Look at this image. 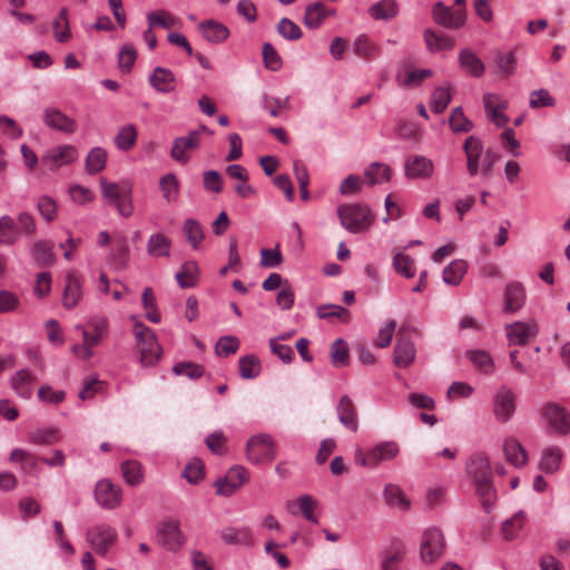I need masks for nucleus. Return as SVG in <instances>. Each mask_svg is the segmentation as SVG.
Returning <instances> with one entry per match:
<instances>
[{
  "instance_id": "14",
  "label": "nucleus",
  "mask_w": 570,
  "mask_h": 570,
  "mask_svg": "<svg viewBox=\"0 0 570 570\" xmlns=\"http://www.w3.org/2000/svg\"><path fill=\"white\" fill-rule=\"evenodd\" d=\"M78 158V151L75 146L63 145L49 149L41 158L42 163L50 169H57L63 165H69Z\"/></svg>"
},
{
  "instance_id": "37",
  "label": "nucleus",
  "mask_w": 570,
  "mask_h": 570,
  "mask_svg": "<svg viewBox=\"0 0 570 570\" xmlns=\"http://www.w3.org/2000/svg\"><path fill=\"white\" fill-rule=\"evenodd\" d=\"M507 460L517 468L527 463V452L515 439H507L503 445Z\"/></svg>"
},
{
  "instance_id": "21",
  "label": "nucleus",
  "mask_w": 570,
  "mask_h": 570,
  "mask_svg": "<svg viewBox=\"0 0 570 570\" xmlns=\"http://www.w3.org/2000/svg\"><path fill=\"white\" fill-rule=\"evenodd\" d=\"M507 336L510 344L513 345H524L529 341L530 337H533L538 333V327L535 324L515 322L513 324L507 325Z\"/></svg>"
},
{
  "instance_id": "10",
  "label": "nucleus",
  "mask_w": 570,
  "mask_h": 570,
  "mask_svg": "<svg viewBox=\"0 0 570 570\" xmlns=\"http://www.w3.org/2000/svg\"><path fill=\"white\" fill-rule=\"evenodd\" d=\"M116 539L117 531L107 524L96 525L87 531V540L90 546L97 551V553L102 556L107 553Z\"/></svg>"
},
{
  "instance_id": "59",
  "label": "nucleus",
  "mask_w": 570,
  "mask_h": 570,
  "mask_svg": "<svg viewBox=\"0 0 570 570\" xmlns=\"http://www.w3.org/2000/svg\"><path fill=\"white\" fill-rule=\"evenodd\" d=\"M331 361L335 367L348 365V347L344 340L337 338L331 346Z\"/></svg>"
},
{
  "instance_id": "44",
  "label": "nucleus",
  "mask_w": 570,
  "mask_h": 570,
  "mask_svg": "<svg viewBox=\"0 0 570 570\" xmlns=\"http://www.w3.org/2000/svg\"><path fill=\"white\" fill-rule=\"evenodd\" d=\"M474 484L483 509L487 512H490L494 505L495 500V490L491 482V478L475 481Z\"/></svg>"
},
{
  "instance_id": "63",
  "label": "nucleus",
  "mask_w": 570,
  "mask_h": 570,
  "mask_svg": "<svg viewBox=\"0 0 570 570\" xmlns=\"http://www.w3.org/2000/svg\"><path fill=\"white\" fill-rule=\"evenodd\" d=\"M128 246L125 238L117 242L115 248L110 253V264L116 269H124L128 259Z\"/></svg>"
},
{
  "instance_id": "22",
  "label": "nucleus",
  "mask_w": 570,
  "mask_h": 570,
  "mask_svg": "<svg viewBox=\"0 0 570 570\" xmlns=\"http://www.w3.org/2000/svg\"><path fill=\"white\" fill-rule=\"evenodd\" d=\"M525 301V291L521 283H508L504 289V307L507 313H514L519 311Z\"/></svg>"
},
{
  "instance_id": "53",
  "label": "nucleus",
  "mask_w": 570,
  "mask_h": 570,
  "mask_svg": "<svg viewBox=\"0 0 570 570\" xmlns=\"http://www.w3.org/2000/svg\"><path fill=\"white\" fill-rule=\"evenodd\" d=\"M525 515L523 511L514 513L510 519L505 520L501 527V533L504 540H513L517 532L522 529Z\"/></svg>"
},
{
  "instance_id": "42",
  "label": "nucleus",
  "mask_w": 570,
  "mask_h": 570,
  "mask_svg": "<svg viewBox=\"0 0 570 570\" xmlns=\"http://www.w3.org/2000/svg\"><path fill=\"white\" fill-rule=\"evenodd\" d=\"M384 498L390 507H395L401 510L410 508V500L405 497L403 490L393 483H389L384 488Z\"/></svg>"
},
{
  "instance_id": "19",
  "label": "nucleus",
  "mask_w": 570,
  "mask_h": 570,
  "mask_svg": "<svg viewBox=\"0 0 570 570\" xmlns=\"http://www.w3.org/2000/svg\"><path fill=\"white\" fill-rule=\"evenodd\" d=\"M338 421L346 429L356 432L358 429L357 409L353 400L348 395H343L336 407Z\"/></svg>"
},
{
  "instance_id": "40",
  "label": "nucleus",
  "mask_w": 570,
  "mask_h": 570,
  "mask_svg": "<svg viewBox=\"0 0 570 570\" xmlns=\"http://www.w3.org/2000/svg\"><path fill=\"white\" fill-rule=\"evenodd\" d=\"M466 271V262L454 259L443 269V282L453 286L459 285Z\"/></svg>"
},
{
  "instance_id": "45",
  "label": "nucleus",
  "mask_w": 570,
  "mask_h": 570,
  "mask_svg": "<svg viewBox=\"0 0 570 570\" xmlns=\"http://www.w3.org/2000/svg\"><path fill=\"white\" fill-rule=\"evenodd\" d=\"M31 255L39 266H48L55 262L52 246L47 240H38L31 248Z\"/></svg>"
},
{
  "instance_id": "50",
  "label": "nucleus",
  "mask_w": 570,
  "mask_h": 570,
  "mask_svg": "<svg viewBox=\"0 0 570 570\" xmlns=\"http://www.w3.org/2000/svg\"><path fill=\"white\" fill-rule=\"evenodd\" d=\"M107 161V153L100 147L92 148L86 157V170L94 175L101 171Z\"/></svg>"
},
{
  "instance_id": "57",
  "label": "nucleus",
  "mask_w": 570,
  "mask_h": 570,
  "mask_svg": "<svg viewBox=\"0 0 570 570\" xmlns=\"http://www.w3.org/2000/svg\"><path fill=\"white\" fill-rule=\"evenodd\" d=\"M495 65L502 78H508L515 72L517 58L514 52H500L495 57Z\"/></svg>"
},
{
  "instance_id": "38",
  "label": "nucleus",
  "mask_w": 570,
  "mask_h": 570,
  "mask_svg": "<svg viewBox=\"0 0 570 570\" xmlns=\"http://www.w3.org/2000/svg\"><path fill=\"white\" fill-rule=\"evenodd\" d=\"M147 21L150 28L160 27L165 29L177 27L180 23L179 18L164 9L149 12L147 14Z\"/></svg>"
},
{
  "instance_id": "61",
  "label": "nucleus",
  "mask_w": 570,
  "mask_h": 570,
  "mask_svg": "<svg viewBox=\"0 0 570 570\" xmlns=\"http://www.w3.org/2000/svg\"><path fill=\"white\" fill-rule=\"evenodd\" d=\"M393 266L405 278H413L415 276L414 259L409 255L397 253L393 258Z\"/></svg>"
},
{
  "instance_id": "54",
  "label": "nucleus",
  "mask_w": 570,
  "mask_h": 570,
  "mask_svg": "<svg viewBox=\"0 0 570 570\" xmlns=\"http://www.w3.org/2000/svg\"><path fill=\"white\" fill-rule=\"evenodd\" d=\"M53 32L56 40L58 42H66L70 39L71 32L68 22V11L66 8H62L57 17V19L52 23Z\"/></svg>"
},
{
  "instance_id": "18",
  "label": "nucleus",
  "mask_w": 570,
  "mask_h": 570,
  "mask_svg": "<svg viewBox=\"0 0 570 570\" xmlns=\"http://www.w3.org/2000/svg\"><path fill=\"white\" fill-rule=\"evenodd\" d=\"M463 150L466 155V170L474 177L480 171V161L483 159V144L478 137L469 136L463 144Z\"/></svg>"
},
{
  "instance_id": "33",
  "label": "nucleus",
  "mask_w": 570,
  "mask_h": 570,
  "mask_svg": "<svg viewBox=\"0 0 570 570\" xmlns=\"http://www.w3.org/2000/svg\"><path fill=\"white\" fill-rule=\"evenodd\" d=\"M170 247L171 240L161 233L150 235L147 242V253L151 257H168Z\"/></svg>"
},
{
  "instance_id": "15",
  "label": "nucleus",
  "mask_w": 570,
  "mask_h": 570,
  "mask_svg": "<svg viewBox=\"0 0 570 570\" xmlns=\"http://www.w3.org/2000/svg\"><path fill=\"white\" fill-rule=\"evenodd\" d=\"M515 411V395L511 389L501 386L494 396L493 412L500 422H508Z\"/></svg>"
},
{
  "instance_id": "23",
  "label": "nucleus",
  "mask_w": 570,
  "mask_h": 570,
  "mask_svg": "<svg viewBox=\"0 0 570 570\" xmlns=\"http://www.w3.org/2000/svg\"><path fill=\"white\" fill-rule=\"evenodd\" d=\"M150 86L161 94H169L176 88V78L171 70L156 67L149 77Z\"/></svg>"
},
{
  "instance_id": "47",
  "label": "nucleus",
  "mask_w": 570,
  "mask_h": 570,
  "mask_svg": "<svg viewBox=\"0 0 570 570\" xmlns=\"http://www.w3.org/2000/svg\"><path fill=\"white\" fill-rule=\"evenodd\" d=\"M466 356L478 371L484 374H491L494 371L493 360L487 351L470 350L466 352Z\"/></svg>"
},
{
  "instance_id": "49",
  "label": "nucleus",
  "mask_w": 570,
  "mask_h": 570,
  "mask_svg": "<svg viewBox=\"0 0 570 570\" xmlns=\"http://www.w3.org/2000/svg\"><path fill=\"white\" fill-rule=\"evenodd\" d=\"M142 307L146 309V318L151 323H159L161 317L157 309V301L151 287H146L141 294Z\"/></svg>"
},
{
  "instance_id": "51",
  "label": "nucleus",
  "mask_w": 570,
  "mask_h": 570,
  "mask_svg": "<svg viewBox=\"0 0 570 570\" xmlns=\"http://www.w3.org/2000/svg\"><path fill=\"white\" fill-rule=\"evenodd\" d=\"M29 441L38 445H50L59 441V431L53 428L37 429L28 434Z\"/></svg>"
},
{
  "instance_id": "34",
  "label": "nucleus",
  "mask_w": 570,
  "mask_h": 570,
  "mask_svg": "<svg viewBox=\"0 0 570 570\" xmlns=\"http://www.w3.org/2000/svg\"><path fill=\"white\" fill-rule=\"evenodd\" d=\"M399 453V446L394 442H382L368 452L371 466H375L382 461L391 460Z\"/></svg>"
},
{
  "instance_id": "60",
  "label": "nucleus",
  "mask_w": 570,
  "mask_h": 570,
  "mask_svg": "<svg viewBox=\"0 0 570 570\" xmlns=\"http://www.w3.org/2000/svg\"><path fill=\"white\" fill-rule=\"evenodd\" d=\"M450 128L454 132H469L473 124L468 119L461 107H455L449 118Z\"/></svg>"
},
{
  "instance_id": "6",
  "label": "nucleus",
  "mask_w": 570,
  "mask_h": 570,
  "mask_svg": "<svg viewBox=\"0 0 570 570\" xmlns=\"http://www.w3.org/2000/svg\"><path fill=\"white\" fill-rule=\"evenodd\" d=\"M432 18L436 24L446 29L456 30L465 24L466 9L459 8L456 10H452L442 1H438L433 4Z\"/></svg>"
},
{
  "instance_id": "1",
  "label": "nucleus",
  "mask_w": 570,
  "mask_h": 570,
  "mask_svg": "<svg viewBox=\"0 0 570 570\" xmlns=\"http://www.w3.org/2000/svg\"><path fill=\"white\" fill-rule=\"evenodd\" d=\"M134 336L136 350L140 354L142 366L155 365L163 353L161 346L157 341L155 332L139 321L135 322Z\"/></svg>"
},
{
  "instance_id": "62",
  "label": "nucleus",
  "mask_w": 570,
  "mask_h": 570,
  "mask_svg": "<svg viewBox=\"0 0 570 570\" xmlns=\"http://www.w3.org/2000/svg\"><path fill=\"white\" fill-rule=\"evenodd\" d=\"M204 464L200 459L193 458L185 466L183 476L190 483L197 484L204 479Z\"/></svg>"
},
{
  "instance_id": "5",
  "label": "nucleus",
  "mask_w": 570,
  "mask_h": 570,
  "mask_svg": "<svg viewBox=\"0 0 570 570\" xmlns=\"http://www.w3.org/2000/svg\"><path fill=\"white\" fill-rule=\"evenodd\" d=\"M247 458L250 462L259 464L275 459V448L271 435L259 434L250 438L246 445Z\"/></svg>"
},
{
  "instance_id": "46",
  "label": "nucleus",
  "mask_w": 570,
  "mask_h": 570,
  "mask_svg": "<svg viewBox=\"0 0 570 570\" xmlns=\"http://www.w3.org/2000/svg\"><path fill=\"white\" fill-rule=\"evenodd\" d=\"M9 460L11 462H19L21 470L26 473H35L39 470V460L28 451L16 449L10 453Z\"/></svg>"
},
{
  "instance_id": "27",
  "label": "nucleus",
  "mask_w": 570,
  "mask_h": 570,
  "mask_svg": "<svg viewBox=\"0 0 570 570\" xmlns=\"http://www.w3.org/2000/svg\"><path fill=\"white\" fill-rule=\"evenodd\" d=\"M203 37L212 43H220L229 36L228 28L222 22L215 20H206L198 26Z\"/></svg>"
},
{
  "instance_id": "8",
  "label": "nucleus",
  "mask_w": 570,
  "mask_h": 570,
  "mask_svg": "<svg viewBox=\"0 0 570 570\" xmlns=\"http://www.w3.org/2000/svg\"><path fill=\"white\" fill-rule=\"evenodd\" d=\"M108 335V322L106 318L95 317L82 328L85 357L92 355L91 348L98 345Z\"/></svg>"
},
{
  "instance_id": "64",
  "label": "nucleus",
  "mask_w": 570,
  "mask_h": 570,
  "mask_svg": "<svg viewBox=\"0 0 570 570\" xmlns=\"http://www.w3.org/2000/svg\"><path fill=\"white\" fill-rule=\"evenodd\" d=\"M277 32L286 40H298L302 38L301 28L291 19L282 18L277 24Z\"/></svg>"
},
{
  "instance_id": "52",
  "label": "nucleus",
  "mask_w": 570,
  "mask_h": 570,
  "mask_svg": "<svg viewBox=\"0 0 570 570\" xmlns=\"http://www.w3.org/2000/svg\"><path fill=\"white\" fill-rule=\"evenodd\" d=\"M261 361L257 356L250 354L239 358V374L243 379L250 380L259 375Z\"/></svg>"
},
{
  "instance_id": "36",
  "label": "nucleus",
  "mask_w": 570,
  "mask_h": 570,
  "mask_svg": "<svg viewBox=\"0 0 570 570\" xmlns=\"http://www.w3.org/2000/svg\"><path fill=\"white\" fill-rule=\"evenodd\" d=\"M364 176L371 186L384 184L391 179L392 169L386 164L374 161L365 169Z\"/></svg>"
},
{
  "instance_id": "24",
  "label": "nucleus",
  "mask_w": 570,
  "mask_h": 570,
  "mask_svg": "<svg viewBox=\"0 0 570 570\" xmlns=\"http://www.w3.org/2000/svg\"><path fill=\"white\" fill-rule=\"evenodd\" d=\"M219 535L227 544L249 547L254 543L253 534L248 527H227L220 531Z\"/></svg>"
},
{
  "instance_id": "39",
  "label": "nucleus",
  "mask_w": 570,
  "mask_h": 570,
  "mask_svg": "<svg viewBox=\"0 0 570 570\" xmlns=\"http://www.w3.org/2000/svg\"><path fill=\"white\" fill-rule=\"evenodd\" d=\"M562 460V451L558 446H549L543 450L539 468L546 473L556 472Z\"/></svg>"
},
{
  "instance_id": "58",
  "label": "nucleus",
  "mask_w": 570,
  "mask_h": 570,
  "mask_svg": "<svg viewBox=\"0 0 570 570\" xmlns=\"http://www.w3.org/2000/svg\"><path fill=\"white\" fill-rule=\"evenodd\" d=\"M121 473L129 485H138L142 482L144 474L141 465L137 461H125L121 463Z\"/></svg>"
},
{
  "instance_id": "9",
  "label": "nucleus",
  "mask_w": 570,
  "mask_h": 570,
  "mask_svg": "<svg viewBox=\"0 0 570 570\" xmlns=\"http://www.w3.org/2000/svg\"><path fill=\"white\" fill-rule=\"evenodd\" d=\"M247 480L248 472L245 468L240 465L233 466L227 471L225 476L216 480V494L230 497Z\"/></svg>"
},
{
  "instance_id": "3",
  "label": "nucleus",
  "mask_w": 570,
  "mask_h": 570,
  "mask_svg": "<svg viewBox=\"0 0 570 570\" xmlns=\"http://www.w3.org/2000/svg\"><path fill=\"white\" fill-rule=\"evenodd\" d=\"M337 215L341 225L351 233L366 230L373 223L372 212L366 205H342L337 209Z\"/></svg>"
},
{
  "instance_id": "25",
  "label": "nucleus",
  "mask_w": 570,
  "mask_h": 570,
  "mask_svg": "<svg viewBox=\"0 0 570 570\" xmlns=\"http://www.w3.org/2000/svg\"><path fill=\"white\" fill-rule=\"evenodd\" d=\"M433 168V163L430 159L423 156H415L406 161L405 174L412 179H425L432 176Z\"/></svg>"
},
{
  "instance_id": "43",
  "label": "nucleus",
  "mask_w": 570,
  "mask_h": 570,
  "mask_svg": "<svg viewBox=\"0 0 570 570\" xmlns=\"http://www.w3.org/2000/svg\"><path fill=\"white\" fill-rule=\"evenodd\" d=\"M183 232L191 248H199L200 243L205 238V234L199 222L195 218H187L184 223Z\"/></svg>"
},
{
  "instance_id": "29",
  "label": "nucleus",
  "mask_w": 570,
  "mask_h": 570,
  "mask_svg": "<svg viewBox=\"0 0 570 570\" xmlns=\"http://www.w3.org/2000/svg\"><path fill=\"white\" fill-rule=\"evenodd\" d=\"M81 283L78 275L73 272L68 273L62 298L63 306L73 308L81 298Z\"/></svg>"
},
{
  "instance_id": "56",
  "label": "nucleus",
  "mask_w": 570,
  "mask_h": 570,
  "mask_svg": "<svg viewBox=\"0 0 570 570\" xmlns=\"http://www.w3.org/2000/svg\"><path fill=\"white\" fill-rule=\"evenodd\" d=\"M137 140V130L134 125H127L119 129L115 137L116 146L121 150H129L134 147Z\"/></svg>"
},
{
  "instance_id": "35",
  "label": "nucleus",
  "mask_w": 570,
  "mask_h": 570,
  "mask_svg": "<svg viewBox=\"0 0 570 570\" xmlns=\"http://www.w3.org/2000/svg\"><path fill=\"white\" fill-rule=\"evenodd\" d=\"M20 237V229L10 215L0 217V245H14Z\"/></svg>"
},
{
  "instance_id": "20",
  "label": "nucleus",
  "mask_w": 570,
  "mask_h": 570,
  "mask_svg": "<svg viewBox=\"0 0 570 570\" xmlns=\"http://www.w3.org/2000/svg\"><path fill=\"white\" fill-rule=\"evenodd\" d=\"M36 382V375L30 370L22 368L12 375L11 387L19 397L29 399L33 393Z\"/></svg>"
},
{
  "instance_id": "41",
  "label": "nucleus",
  "mask_w": 570,
  "mask_h": 570,
  "mask_svg": "<svg viewBox=\"0 0 570 570\" xmlns=\"http://www.w3.org/2000/svg\"><path fill=\"white\" fill-rule=\"evenodd\" d=\"M399 12L395 0H381L370 7L368 13L376 20H387L394 18Z\"/></svg>"
},
{
  "instance_id": "32",
  "label": "nucleus",
  "mask_w": 570,
  "mask_h": 570,
  "mask_svg": "<svg viewBox=\"0 0 570 570\" xmlns=\"http://www.w3.org/2000/svg\"><path fill=\"white\" fill-rule=\"evenodd\" d=\"M333 12L334 11L327 10L322 2L316 1L306 7L304 24L309 29H316L323 23L327 16Z\"/></svg>"
},
{
  "instance_id": "55",
  "label": "nucleus",
  "mask_w": 570,
  "mask_h": 570,
  "mask_svg": "<svg viewBox=\"0 0 570 570\" xmlns=\"http://www.w3.org/2000/svg\"><path fill=\"white\" fill-rule=\"evenodd\" d=\"M452 96L450 92V87H438L432 92L431 97V109L434 114L443 112L449 104L451 102Z\"/></svg>"
},
{
  "instance_id": "28",
  "label": "nucleus",
  "mask_w": 570,
  "mask_h": 570,
  "mask_svg": "<svg viewBox=\"0 0 570 570\" xmlns=\"http://www.w3.org/2000/svg\"><path fill=\"white\" fill-rule=\"evenodd\" d=\"M424 42L430 52L446 51L453 49L455 41L445 33H438L432 29H425L423 32Z\"/></svg>"
},
{
  "instance_id": "11",
  "label": "nucleus",
  "mask_w": 570,
  "mask_h": 570,
  "mask_svg": "<svg viewBox=\"0 0 570 570\" xmlns=\"http://www.w3.org/2000/svg\"><path fill=\"white\" fill-rule=\"evenodd\" d=\"M199 144V131L191 130L187 136L177 137L174 140L170 149V156L175 161L185 165L190 159V155L188 153L197 149Z\"/></svg>"
},
{
  "instance_id": "4",
  "label": "nucleus",
  "mask_w": 570,
  "mask_h": 570,
  "mask_svg": "<svg viewBox=\"0 0 570 570\" xmlns=\"http://www.w3.org/2000/svg\"><path fill=\"white\" fill-rule=\"evenodd\" d=\"M445 540L442 531L438 528H429L423 533L420 547L422 561L426 563L435 562L444 552Z\"/></svg>"
},
{
  "instance_id": "12",
  "label": "nucleus",
  "mask_w": 570,
  "mask_h": 570,
  "mask_svg": "<svg viewBox=\"0 0 570 570\" xmlns=\"http://www.w3.org/2000/svg\"><path fill=\"white\" fill-rule=\"evenodd\" d=\"M547 422L559 434L570 433V413L561 405L549 402L542 409Z\"/></svg>"
},
{
  "instance_id": "7",
  "label": "nucleus",
  "mask_w": 570,
  "mask_h": 570,
  "mask_svg": "<svg viewBox=\"0 0 570 570\" xmlns=\"http://www.w3.org/2000/svg\"><path fill=\"white\" fill-rule=\"evenodd\" d=\"M405 333L406 326H402L397 333L393 350V364L400 368L409 367L416 356L414 342Z\"/></svg>"
},
{
  "instance_id": "17",
  "label": "nucleus",
  "mask_w": 570,
  "mask_h": 570,
  "mask_svg": "<svg viewBox=\"0 0 570 570\" xmlns=\"http://www.w3.org/2000/svg\"><path fill=\"white\" fill-rule=\"evenodd\" d=\"M42 120L47 127L65 134H73L77 130L76 121L53 107L43 110Z\"/></svg>"
},
{
  "instance_id": "16",
  "label": "nucleus",
  "mask_w": 570,
  "mask_h": 570,
  "mask_svg": "<svg viewBox=\"0 0 570 570\" xmlns=\"http://www.w3.org/2000/svg\"><path fill=\"white\" fill-rule=\"evenodd\" d=\"M157 541L167 550L175 551L179 549L184 539L178 522L175 520L164 522L157 531Z\"/></svg>"
},
{
  "instance_id": "13",
  "label": "nucleus",
  "mask_w": 570,
  "mask_h": 570,
  "mask_svg": "<svg viewBox=\"0 0 570 570\" xmlns=\"http://www.w3.org/2000/svg\"><path fill=\"white\" fill-rule=\"evenodd\" d=\"M95 497L99 505L105 509H115L121 503V489L104 479L97 482Z\"/></svg>"
},
{
  "instance_id": "31",
  "label": "nucleus",
  "mask_w": 570,
  "mask_h": 570,
  "mask_svg": "<svg viewBox=\"0 0 570 570\" xmlns=\"http://www.w3.org/2000/svg\"><path fill=\"white\" fill-rule=\"evenodd\" d=\"M176 279L181 288H193L199 281V267L195 261L185 262L176 274Z\"/></svg>"
},
{
  "instance_id": "48",
  "label": "nucleus",
  "mask_w": 570,
  "mask_h": 570,
  "mask_svg": "<svg viewBox=\"0 0 570 570\" xmlns=\"http://www.w3.org/2000/svg\"><path fill=\"white\" fill-rule=\"evenodd\" d=\"M163 197L167 203H175L179 196V181L174 174H166L159 180Z\"/></svg>"
},
{
  "instance_id": "2",
  "label": "nucleus",
  "mask_w": 570,
  "mask_h": 570,
  "mask_svg": "<svg viewBox=\"0 0 570 570\" xmlns=\"http://www.w3.org/2000/svg\"><path fill=\"white\" fill-rule=\"evenodd\" d=\"M100 187L106 204L115 206L120 216L128 218L134 214L131 187L107 181L106 178H100Z\"/></svg>"
},
{
  "instance_id": "30",
  "label": "nucleus",
  "mask_w": 570,
  "mask_h": 570,
  "mask_svg": "<svg viewBox=\"0 0 570 570\" xmlns=\"http://www.w3.org/2000/svg\"><path fill=\"white\" fill-rule=\"evenodd\" d=\"M460 67L472 77L479 78L484 73V63L470 49H462L459 53Z\"/></svg>"
},
{
  "instance_id": "26",
  "label": "nucleus",
  "mask_w": 570,
  "mask_h": 570,
  "mask_svg": "<svg viewBox=\"0 0 570 570\" xmlns=\"http://www.w3.org/2000/svg\"><path fill=\"white\" fill-rule=\"evenodd\" d=\"M466 473L473 481L491 478V468L488 458L484 454L476 453L466 462Z\"/></svg>"
}]
</instances>
